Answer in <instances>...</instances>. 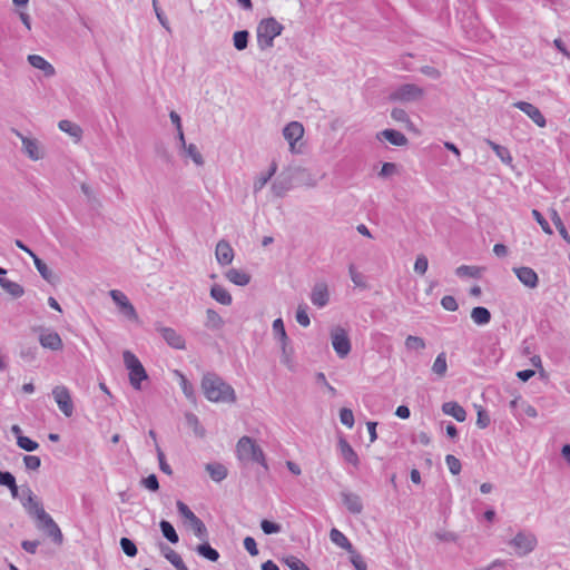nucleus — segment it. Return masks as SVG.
Wrapping results in <instances>:
<instances>
[{"label": "nucleus", "mask_w": 570, "mask_h": 570, "mask_svg": "<svg viewBox=\"0 0 570 570\" xmlns=\"http://www.w3.org/2000/svg\"><path fill=\"white\" fill-rule=\"evenodd\" d=\"M202 390L205 397L210 402L234 403L236 401L233 386L213 372L203 375Z\"/></svg>", "instance_id": "nucleus-1"}, {"label": "nucleus", "mask_w": 570, "mask_h": 570, "mask_svg": "<svg viewBox=\"0 0 570 570\" xmlns=\"http://www.w3.org/2000/svg\"><path fill=\"white\" fill-rule=\"evenodd\" d=\"M284 26L274 17L262 19L256 29L257 45L262 50L272 48L274 39L282 35Z\"/></svg>", "instance_id": "nucleus-2"}, {"label": "nucleus", "mask_w": 570, "mask_h": 570, "mask_svg": "<svg viewBox=\"0 0 570 570\" xmlns=\"http://www.w3.org/2000/svg\"><path fill=\"white\" fill-rule=\"evenodd\" d=\"M237 458L240 461L256 462L268 471L265 454L262 448L249 436H242L236 444Z\"/></svg>", "instance_id": "nucleus-3"}, {"label": "nucleus", "mask_w": 570, "mask_h": 570, "mask_svg": "<svg viewBox=\"0 0 570 570\" xmlns=\"http://www.w3.org/2000/svg\"><path fill=\"white\" fill-rule=\"evenodd\" d=\"M176 508L181 518L185 519V525L189 528L198 539H207L208 530L205 523L190 510L183 501L177 500Z\"/></svg>", "instance_id": "nucleus-4"}, {"label": "nucleus", "mask_w": 570, "mask_h": 570, "mask_svg": "<svg viewBox=\"0 0 570 570\" xmlns=\"http://www.w3.org/2000/svg\"><path fill=\"white\" fill-rule=\"evenodd\" d=\"M20 502L26 513L35 522L47 515L41 500L32 492L28 485L22 488V498H20Z\"/></svg>", "instance_id": "nucleus-5"}, {"label": "nucleus", "mask_w": 570, "mask_h": 570, "mask_svg": "<svg viewBox=\"0 0 570 570\" xmlns=\"http://www.w3.org/2000/svg\"><path fill=\"white\" fill-rule=\"evenodd\" d=\"M423 96V88L414 83H404L399 86L395 90H393L390 94L389 99L391 101L414 102L422 99Z\"/></svg>", "instance_id": "nucleus-6"}, {"label": "nucleus", "mask_w": 570, "mask_h": 570, "mask_svg": "<svg viewBox=\"0 0 570 570\" xmlns=\"http://www.w3.org/2000/svg\"><path fill=\"white\" fill-rule=\"evenodd\" d=\"M36 527L39 531L43 532L48 538L51 539V541L55 544H62L63 542V535L59 528V525L56 523V521L51 518L49 513L45 515V518H41L40 520L36 521Z\"/></svg>", "instance_id": "nucleus-7"}, {"label": "nucleus", "mask_w": 570, "mask_h": 570, "mask_svg": "<svg viewBox=\"0 0 570 570\" xmlns=\"http://www.w3.org/2000/svg\"><path fill=\"white\" fill-rule=\"evenodd\" d=\"M332 346L340 358L346 357L351 352V341L347 332L337 326L332 331L331 334Z\"/></svg>", "instance_id": "nucleus-8"}, {"label": "nucleus", "mask_w": 570, "mask_h": 570, "mask_svg": "<svg viewBox=\"0 0 570 570\" xmlns=\"http://www.w3.org/2000/svg\"><path fill=\"white\" fill-rule=\"evenodd\" d=\"M52 396L65 416H72L75 406L69 390L65 385H57L52 389Z\"/></svg>", "instance_id": "nucleus-9"}, {"label": "nucleus", "mask_w": 570, "mask_h": 570, "mask_svg": "<svg viewBox=\"0 0 570 570\" xmlns=\"http://www.w3.org/2000/svg\"><path fill=\"white\" fill-rule=\"evenodd\" d=\"M512 546L518 556H527L534 550L537 546V538L532 533L519 532L511 541Z\"/></svg>", "instance_id": "nucleus-10"}, {"label": "nucleus", "mask_w": 570, "mask_h": 570, "mask_svg": "<svg viewBox=\"0 0 570 570\" xmlns=\"http://www.w3.org/2000/svg\"><path fill=\"white\" fill-rule=\"evenodd\" d=\"M515 108L524 112L538 127L543 128L547 125L546 117L540 109L528 101H517L513 104Z\"/></svg>", "instance_id": "nucleus-11"}, {"label": "nucleus", "mask_w": 570, "mask_h": 570, "mask_svg": "<svg viewBox=\"0 0 570 570\" xmlns=\"http://www.w3.org/2000/svg\"><path fill=\"white\" fill-rule=\"evenodd\" d=\"M114 303L120 308L121 313L128 318H137V313L128 297L118 289H111L109 292Z\"/></svg>", "instance_id": "nucleus-12"}, {"label": "nucleus", "mask_w": 570, "mask_h": 570, "mask_svg": "<svg viewBox=\"0 0 570 570\" xmlns=\"http://www.w3.org/2000/svg\"><path fill=\"white\" fill-rule=\"evenodd\" d=\"M304 127L298 121L287 124L283 129V136L291 146V151L295 153V144L303 137Z\"/></svg>", "instance_id": "nucleus-13"}, {"label": "nucleus", "mask_w": 570, "mask_h": 570, "mask_svg": "<svg viewBox=\"0 0 570 570\" xmlns=\"http://www.w3.org/2000/svg\"><path fill=\"white\" fill-rule=\"evenodd\" d=\"M215 256H216L217 263L220 266H227V265L232 264V262L234 259V249L230 246L228 240L220 239L216 244Z\"/></svg>", "instance_id": "nucleus-14"}, {"label": "nucleus", "mask_w": 570, "mask_h": 570, "mask_svg": "<svg viewBox=\"0 0 570 570\" xmlns=\"http://www.w3.org/2000/svg\"><path fill=\"white\" fill-rule=\"evenodd\" d=\"M513 272L518 279L529 288H535L539 284L537 272L528 266L514 267Z\"/></svg>", "instance_id": "nucleus-15"}, {"label": "nucleus", "mask_w": 570, "mask_h": 570, "mask_svg": "<svg viewBox=\"0 0 570 570\" xmlns=\"http://www.w3.org/2000/svg\"><path fill=\"white\" fill-rule=\"evenodd\" d=\"M39 342L42 347L51 351H59L63 346L62 340L59 336V334L50 330H41V333L39 335Z\"/></svg>", "instance_id": "nucleus-16"}, {"label": "nucleus", "mask_w": 570, "mask_h": 570, "mask_svg": "<svg viewBox=\"0 0 570 570\" xmlns=\"http://www.w3.org/2000/svg\"><path fill=\"white\" fill-rule=\"evenodd\" d=\"M159 332L166 343L176 350H184L186 347L185 338L171 327H161Z\"/></svg>", "instance_id": "nucleus-17"}, {"label": "nucleus", "mask_w": 570, "mask_h": 570, "mask_svg": "<svg viewBox=\"0 0 570 570\" xmlns=\"http://www.w3.org/2000/svg\"><path fill=\"white\" fill-rule=\"evenodd\" d=\"M338 449H340L341 455L343 456V459L346 463L352 464L354 468L358 466L360 459H358L357 453L354 451V449L351 446V444L343 436H340V439H338Z\"/></svg>", "instance_id": "nucleus-18"}, {"label": "nucleus", "mask_w": 570, "mask_h": 570, "mask_svg": "<svg viewBox=\"0 0 570 570\" xmlns=\"http://www.w3.org/2000/svg\"><path fill=\"white\" fill-rule=\"evenodd\" d=\"M311 301L317 307H324L330 301L327 285L324 283L316 284L311 293Z\"/></svg>", "instance_id": "nucleus-19"}, {"label": "nucleus", "mask_w": 570, "mask_h": 570, "mask_svg": "<svg viewBox=\"0 0 570 570\" xmlns=\"http://www.w3.org/2000/svg\"><path fill=\"white\" fill-rule=\"evenodd\" d=\"M377 138H384L387 140L391 145L402 147L407 145L409 140L405 137V135L396 129H384L377 134Z\"/></svg>", "instance_id": "nucleus-20"}, {"label": "nucleus", "mask_w": 570, "mask_h": 570, "mask_svg": "<svg viewBox=\"0 0 570 570\" xmlns=\"http://www.w3.org/2000/svg\"><path fill=\"white\" fill-rule=\"evenodd\" d=\"M343 504L353 514H360L363 511V502L361 497L351 492L341 493Z\"/></svg>", "instance_id": "nucleus-21"}, {"label": "nucleus", "mask_w": 570, "mask_h": 570, "mask_svg": "<svg viewBox=\"0 0 570 570\" xmlns=\"http://www.w3.org/2000/svg\"><path fill=\"white\" fill-rule=\"evenodd\" d=\"M28 62L36 69L42 70L46 77H52L56 73L53 66L39 55H29Z\"/></svg>", "instance_id": "nucleus-22"}, {"label": "nucleus", "mask_w": 570, "mask_h": 570, "mask_svg": "<svg viewBox=\"0 0 570 570\" xmlns=\"http://www.w3.org/2000/svg\"><path fill=\"white\" fill-rule=\"evenodd\" d=\"M200 540H202V543H199L195 548V551L197 552V554L200 556L202 558L208 560V561H212V562L218 561L220 554H219V552L215 548H213L210 546V543L208 542V538L207 539H200Z\"/></svg>", "instance_id": "nucleus-23"}, {"label": "nucleus", "mask_w": 570, "mask_h": 570, "mask_svg": "<svg viewBox=\"0 0 570 570\" xmlns=\"http://www.w3.org/2000/svg\"><path fill=\"white\" fill-rule=\"evenodd\" d=\"M292 188V178L281 174L272 184V193L276 197H284L285 194Z\"/></svg>", "instance_id": "nucleus-24"}, {"label": "nucleus", "mask_w": 570, "mask_h": 570, "mask_svg": "<svg viewBox=\"0 0 570 570\" xmlns=\"http://www.w3.org/2000/svg\"><path fill=\"white\" fill-rule=\"evenodd\" d=\"M442 411L446 415L453 416L458 422H464L466 419V412L458 402L450 401L442 405Z\"/></svg>", "instance_id": "nucleus-25"}, {"label": "nucleus", "mask_w": 570, "mask_h": 570, "mask_svg": "<svg viewBox=\"0 0 570 570\" xmlns=\"http://www.w3.org/2000/svg\"><path fill=\"white\" fill-rule=\"evenodd\" d=\"M209 295L213 299H215L217 303L222 305L228 306L233 303V297L230 293L218 284H214L210 287Z\"/></svg>", "instance_id": "nucleus-26"}, {"label": "nucleus", "mask_w": 570, "mask_h": 570, "mask_svg": "<svg viewBox=\"0 0 570 570\" xmlns=\"http://www.w3.org/2000/svg\"><path fill=\"white\" fill-rule=\"evenodd\" d=\"M225 277L233 284L246 286L250 282V275L244 271L230 268L225 273Z\"/></svg>", "instance_id": "nucleus-27"}, {"label": "nucleus", "mask_w": 570, "mask_h": 570, "mask_svg": "<svg viewBox=\"0 0 570 570\" xmlns=\"http://www.w3.org/2000/svg\"><path fill=\"white\" fill-rule=\"evenodd\" d=\"M277 164L272 161L269 169L265 174H261L254 181L253 190L254 194L261 191L265 185L271 180V178L276 174Z\"/></svg>", "instance_id": "nucleus-28"}, {"label": "nucleus", "mask_w": 570, "mask_h": 570, "mask_svg": "<svg viewBox=\"0 0 570 570\" xmlns=\"http://www.w3.org/2000/svg\"><path fill=\"white\" fill-rule=\"evenodd\" d=\"M205 469L215 482H222L228 473L227 468L218 462L207 463Z\"/></svg>", "instance_id": "nucleus-29"}, {"label": "nucleus", "mask_w": 570, "mask_h": 570, "mask_svg": "<svg viewBox=\"0 0 570 570\" xmlns=\"http://www.w3.org/2000/svg\"><path fill=\"white\" fill-rule=\"evenodd\" d=\"M0 287L13 298H19L24 294L23 287L6 277H0Z\"/></svg>", "instance_id": "nucleus-30"}, {"label": "nucleus", "mask_w": 570, "mask_h": 570, "mask_svg": "<svg viewBox=\"0 0 570 570\" xmlns=\"http://www.w3.org/2000/svg\"><path fill=\"white\" fill-rule=\"evenodd\" d=\"M330 539L333 543L346 550L347 552H352V549L354 548L346 535L336 528L331 529Z\"/></svg>", "instance_id": "nucleus-31"}, {"label": "nucleus", "mask_w": 570, "mask_h": 570, "mask_svg": "<svg viewBox=\"0 0 570 570\" xmlns=\"http://www.w3.org/2000/svg\"><path fill=\"white\" fill-rule=\"evenodd\" d=\"M32 259L37 271L45 281H47L49 284H55L58 281V277L52 273V271L47 266V264L41 258L35 256V258Z\"/></svg>", "instance_id": "nucleus-32"}, {"label": "nucleus", "mask_w": 570, "mask_h": 570, "mask_svg": "<svg viewBox=\"0 0 570 570\" xmlns=\"http://www.w3.org/2000/svg\"><path fill=\"white\" fill-rule=\"evenodd\" d=\"M471 318L479 326L487 325L491 321V313L487 307L476 306L471 311Z\"/></svg>", "instance_id": "nucleus-33"}, {"label": "nucleus", "mask_w": 570, "mask_h": 570, "mask_svg": "<svg viewBox=\"0 0 570 570\" xmlns=\"http://www.w3.org/2000/svg\"><path fill=\"white\" fill-rule=\"evenodd\" d=\"M58 127L61 131L73 137L77 141L81 139L82 129L79 125H77L70 120L63 119V120L59 121Z\"/></svg>", "instance_id": "nucleus-34"}, {"label": "nucleus", "mask_w": 570, "mask_h": 570, "mask_svg": "<svg viewBox=\"0 0 570 570\" xmlns=\"http://www.w3.org/2000/svg\"><path fill=\"white\" fill-rule=\"evenodd\" d=\"M159 528H160L163 537L168 542H170L173 544L178 543L179 535H178L177 531L175 530L174 525L169 521L163 519L159 522Z\"/></svg>", "instance_id": "nucleus-35"}, {"label": "nucleus", "mask_w": 570, "mask_h": 570, "mask_svg": "<svg viewBox=\"0 0 570 570\" xmlns=\"http://www.w3.org/2000/svg\"><path fill=\"white\" fill-rule=\"evenodd\" d=\"M487 144L503 164L510 165L512 163L513 158L511 156L510 150L507 147L501 146L490 139L487 140Z\"/></svg>", "instance_id": "nucleus-36"}, {"label": "nucleus", "mask_w": 570, "mask_h": 570, "mask_svg": "<svg viewBox=\"0 0 570 570\" xmlns=\"http://www.w3.org/2000/svg\"><path fill=\"white\" fill-rule=\"evenodd\" d=\"M205 326L212 331L220 330L224 326V320L215 309L208 308L206 311Z\"/></svg>", "instance_id": "nucleus-37"}, {"label": "nucleus", "mask_w": 570, "mask_h": 570, "mask_svg": "<svg viewBox=\"0 0 570 570\" xmlns=\"http://www.w3.org/2000/svg\"><path fill=\"white\" fill-rule=\"evenodd\" d=\"M22 147H23V151L27 154V156L30 159L38 160L41 158V155L39 153L38 141L36 139L22 138Z\"/></svg>", "instance_id": "nucleus-38"}, {"label": "nucleus", "mask_w": 570, "mask_h": 570, "mask_svg": "<svg viewBox=\"0 0 570 570\" xmlns=\"http://www.w3.org/2000/svg\"><path fill=\"white\" fill-rule=\"evenodd\" d=\"M159 550L164 558L168 560L175 568L184 562L181 557L166 543L159 542Z\"/></svg>", "instance_id": "nucleus-39"}, {"label": "nucleus", "mask_w": 570, "mask_h": 570, "mask_svg": "<svg viewBox=\"0 0 570 570\" xmlns=\"http://www.w3.org/2000/svg\"><path fill=\"white\" fill-rule=\"evenodd\" d=\"M38 354L37 345H24L21 344L19 346V356L20 358L28 364H31L36 361Z\"/></svg>", "instance_id": "nucleus-40"}, {"label": "nucleus", "mask_w": 570, "mask_h": 570, "mask_svg": "<svg viewBox=\"0 0 570 570\" xmlns=\"http://www.w3.org/2000/svg\"><path fill=\"white\" fill-rule=\"evenodd\" d=\"M148 379V374L144 367V365H141L140 367H138V370H134L129 373V382H130V385L135 389V390H141V382L147 380Z\"/></svg>", "instance_id": "nucleus-41"}, {"label": "nucleus", "mask_w": 570, "mask_h": 570, "mask_svg": "<svg viewBox=\"0 0 570 570\" xmlns=\"http://www.w3.org/2000/svg\"><path fill=\"white\" fill-rule=\"evenodd\" d=\"M249 32L247 30H238L233 35V45L238 51L245 50L248 46Z\"/></svg>", "instance_id": "nucleus-42"}, {"label": "nucleus", "mask_w": 570, "mask_h": 570, "mask_svg": "<svg viewBox=\"0 0 570 570\" xmlns=\"http://www.w3.org/2000/svg\"><path fill=\"white\" fill-rule=\"evenodd\" d=\"M273 332L275 337L278 340L279 344L289 343V337L287 336L284 322L281 317L274 320Z\"/></svg>", "instance_id": "nucleus-43"}, {"label": "nucleus", "mask_w": 570, "mask_h": 570, "mask_svg": "<svg viewBox=\"0 0 570 570\" xmlns=\"http://www.w3.org/2000/svg\"><path fill=\"white\" fill-rule=\"evenodd\" d=\"M551 220L554 224L556 228L558 229L560 236L570 244V235L560 217L558 212L556 209H551Z\"/></svg>", "instance_id": "nucleus-44"}, {"label": "nucleus", "mask_w": 570, "mask_h": 570, "mask_svg": "<svg viewBox=\"0 0 570 570\" xmlns=\"http://www.w3.org/2000/svg\"><path fill=\"white\" fill-rule=\"evenodd\" d=\"M185 417L188 426L193 429L194 433L199 438H204L206 431L204 426L200 424L197 415H195L194 413H186Z\"/></svg>", "instance_id": "nucleus-45"}, {"label": "nucleus", "mask_w": 570, "mask_h": 570, "mask_svg": "<svg viewBox=\"0 0 570 570\" xmlns=\"http://www.w3.org/2000/svg\"><path fill=\"white\" fill-rule=\"evenodd\" d=\"M124 364L129 373L134 370H138L142 364L139 358L130 351H125L122 353Z\"/></svg>", "instance_id": "nucleus-46"}, {"label": "nucleus", "mask_w": 570, "mask_h": 570, "mask_svg": "<svg viewBox=\"0 0 570 570\" xmlns=\"http://www.w3.org/2000/svg\"><path fill=\"white\" fill-rule=\"evenodd\" d=\"M455 274L459 277L479 278L481 276V271L476 266L461 265L455 269Z\"/></svg>", "instance_id": "nucleus-47"}, {"label": "nucleus", "mask_w": 570, "mask_h": 570, "mask_svg": "<svg viewBox=\"0 0 570 570\" xmlns=\"http://www.w3.org/2000/svg\"><path fill=\"white\" fill-rule=\"evenodd\" d=\"M186 155L188 157L191 158V160L197 165V166H203L204 165V158L200 154V151L198 150L197 146L195 144H189V145H185L183 146Z\"/></svg>", "instance_id": "nucleus-48"}, {"label": "nucleus", "mask_w": 570, "mask_h": 570, "mask_svg": "<svg viewBox=\"0 0 570 570\" xmlns=\"http://www.w3.org/2000/svg\"><path fill=\"white\" fill-rule=\"evenodd\" d=\"M446 370H448L446 356H445V353L442 352L436 356V358L433 363V366H432V371H433V373H435L436 375L442 377L445 375Z\"/></svg>", "instance_id": "nucleus-49"}, {"label": "nucleus", "mask_w": 570, "mask_h": 570, "mask_svg": "<svg viewBox=\"0 0 570 570\" xmlns=\"http://www.w3.org/2000/svg\"><path fill=\"white\" fill-rule=\"evenodd\" d=\"M119 543H120L121 550L124 551V553L126 556H128L130 558H134L137 556L138 549H137L136 543L131 539L122 537L120 539Z\"/></svg>", "instance_id": "nucleus-50"}, {"label": "nucleus", "mask_w": 570, "mask_h": 570, "mask_svg": "<svg viewBox=\"0 0 570 570\" xmlns=\"http://www.w3.org/2000/svg\"><path fill=\"white\" fill-rule=\"evenodd\" d=\"M17 445L27 451V452H33L38 450L39 443L33 441L32 439L26 436V435H18V442Z\"/></svg>", "instance_id": "nucleus-51"}, {"label": "nucleus", "mask_w": 570, "mask_h": 570, "mask_svg": "<svg viewBox=\"0 0 570 570\" xmlns=\"http://www.w3.org/2000/svg\"><path fill=\"white\" fill-rule=\"evenodd\" d=\"M261 529L265 534L271 535L279 533L282 531V525L268 519H263L261 521Z\"/></svg>", "instance_id": "nucleus-52"}, {"label": "nucleus", "mask_w": 570, "mask_h": 570, "mask_svg": "<svg viewBox=\"0 0 570 570\" xmlns=\"http://www.w3.org/2000/svg\"><path fill=\"white\" fill-rule=\"evenodd\" d=\"M348 274H350V277H351V279H352V282L354 283L355 286L362 287V288H366L367 287V284L364 281L363 274L357 272V269H356L354 264H351L348 266Z\"/></svg>", "instance_id": "nucleus-53"}, {"label": "nucleus", "mask_w": 570, "mask_h": 570, "mask_svg": "<svg viewBox=\"0 0 570 570\" xmlns=\"http://www.w3.org/2000/svg\"><path fill=\"white\" fill-rule=\"evenodd\" d=\"M425 342L420 336L409 335L405 340V347L407 350L420 351L425 348Z\"/></svg>", "instance_id": "nucleus-54"}, {"label": "nucleus", "mask_w": 570, "mask_h": 570, "mask_svg": "<svg viewBox=\"0 0 570 570\" xmlns=\"http://www.w3.org/2000/svg\"><path fill=\"white\" fill-rule=\"evenodd\" d=\"M284 563L291 570H311L299 558L295 556H288L284 559Z\"/></svg>", "instance_id": "nucleus-55"}, {"label": "nucleus", "mask_w": 570, "mask_h": 570, "mask_svg": "<svg viewBox=\"0 0 570 570\" xmlns=\"http://www.w3.org/2000/svg\"><path fill=\"white\" fill-rule=\"evenodd\" d=\"M350 553L351 563L354 566L355 570H367V564L364 561L363 557L353 548Z\"/></svg>", "instance_id": "nucleus-56"}, {"label": "nucleus", "mask_w": 570, "mask_h": 570, "mask_svg": "<svg viewBox=\"0 0 570 570\" xmlns=\"http://www.w3.org/2000/svg\"><path fill=\"white\" fill-rule=\"evenodd\" d=\"M531 215H532L533 219L541 226L542 230L546 234L551 235L553 233L548 220L543 217V215L538 209H532Z\"/></svg>", "instance_id": "nucleus-57"}, {"label": "nucleus", "mask_w": 570, "mask_h": 570, "mask_svg": "<svg viewBox=\"0 0 570 570\" xmlns=\"http://www.w3.org/2000/svg\"><path fill=\"white\" fill-rule=\"evenodd\" d=\"M180 387L188 400L195 401L196 396L194 386L183 374H180Z\"/></svg>", "instance_id": "nucleus-58"}, {"label": "nucleus", "mask_w": 570, "mask_h": 570, "mask_svg": "<svg viewBox=\"0 0 570 570\" xmlns=\"http://www.w3.org/2000/svg\"><path fill=\"white\" fill-rule=\"evenodd\" d=\"M445 463L453 475H456L461 472V461L456 456L448 454L445 456Z\"/></svg>", "instance_id": "nucleus-59"}, {"label": "nucleus", "mask_w": 570, "mask_h": 570, "mask_svg": "<svg viewBox=\"0 0 570 570\" xmlns=\"http://www.w3.org/2000/svg\"><path fill=\"white\" fill-rule=\"evenodd\" d=\"M476 425L480 429H487L490 425V415L488 414L487 410L482 406L478 407L476 411Z\"/></svg>", "instance_id": "nucleus-60"}, {"label": "nucleus", "mask_w": 570, "mask_h": 570, "mask_svg": "<svg viewBox=\"0 0 570 570\" xmlns=\"http://www.w3.org/2000/svg\"><path fill=\"white\" fill-rule=\"evenodd\" d=\"M429 267V261L428 257L423 254H420L416 256L415 263H414V272L419 275H424Z\"/></svg>", "instance_id": "nucleus-61"}, {"label": "nucleus", "mask_w": 570, "mask_h": 570, "mask_svg": "<svg viewBox=\"0 0 570 570\" xmlns=\"http://www.w3.org/2000/svg\"><path fill=\"white\" fill-rule=\"evenodd\" d=\"M296 321L299 325L303 327H307L311 324L309 316L307 314V306L306 305H299L296 311Z\"/></svg>", "instance_id": "nucleus-62"}, {"label": "nucleus", "mask_w": 570, "mask_h": 570, "mask_svg": "<svg viewBox=\"0 0 570 570\" xmlns=\"http://www.w3.org/2000/svg\"><path fill=\"white\" fill-rule=\"evenodd\" d=\"M340 421L343 425L347 428H353L354 425V414L352 410L347 407H343L340 410Z\"/></svg>", "instance_id": "nucleus-63"}, {"label": "nucleus", "mask_w": 570, "mask_h": 570, "mask_svg": "<svg viewBox=\"0 0 570 570\" xmlns=\"http://www.w3.org/2000/svg\"><path fill=\"white\" fill-rule=\"evenodd\" d=\"M141 484L149 491L156 492L159 490V481L156 474L151 473L141 479Z\"/></svg>", "instance_id": "nucleus-64"}]
</instances>
